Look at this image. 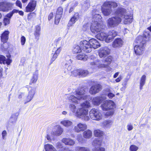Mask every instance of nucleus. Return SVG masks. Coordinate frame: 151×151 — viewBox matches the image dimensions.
<instances>
[{
  "label": "nucleus",
  "instance_id": "1",
  "mask_svg": "<svg viewBox=\"0 0 151 151\" xmlns=\"http://www.w3.org/2000/svg\"><path fill=\"white\" fill-rule=\"evenodd\" d=\"M82 108H79L76 110V106L73 104H70L69 108L73 113H74L78 118L85 121L89 120L90 118L88 114V111L87 109L84 108H88L90 107V104L89 101H86L81 104Z\"/></svg>",
  "mask_w": 151,
  "mask_h": 151
},
{
  "label": "nucleus",
  "instance_id": "2",
  "mask_svg": "<svg viewBox=\"0 0 151 151\" xmlns=\"http://www.w3.org/2000/svg\"><path fill=\"white\" fill-rule=\"evenodd\" d=\"M75 93L76 96L70 95L68 97L69 101L75 104L80 103L89 97V96L85 93V91L83 88L77 89L75 91Z\"/></svg>",
  "mask_w": 151,
  "mask_h": 151
},
{
  "label": "nucleus",
  "instance_id": "3",
  "mask_svg": "<svg viewBox=\"0 0 151 151\" xmlns=\"http://www.w3.org/2000/svg\"><path fill=\"white\" fill-rule=\"evenodd\" d=\"M80 44L83 50L88 53L91 52L92 48L96 49L100 46L97 40L93 38L90 40L88 41L86 40H82Z\"/></svg>",
  "mask_w": 151,
  "mask_h": 151
},
{
  "label": "nucleus",
  "instance_id": "4",
  "mask_svg": "<svg viewBox=\"0 0 151 151\" xmlns=\"http://www.w3.org/2000/svg\"><path fill=\"white\" fill-rule=\"evenodd\" d=\"M147 40L142 36H139L136 38L135 42L137 44L134 46V50L137 55H140L142 53Z\"/></svg>",
  "mask_w": 151,
  "mask_h": 151
},
{
  "label": "nucleus",
  "instance_id": "5",
  "mask_svg": "<svg viewBox=\"0 0 151 151\" xmlns=\"http://www.w3.org/2000/svg\"><path fill=\"white\" fill-rule=\"evenodd\" d=\"M103 26H102L97 21H94L92 24L91 27V30L92 32L97 34V38L101 40H104V33L103 32Z\"/></svg>",
  "mask_w": 151,
  "mask_h": 151
},
{
  "label": "nucleus",
  "instance_id": "6",
  "mask_svg": "<svg viewBox=\"0 0 151 151\" xmlns=\"http://www.w3.org/2000/svg\"><path fill=\"white\" fill-rule=\"evenodd\" d=\"M115 107L114 103L112 100L104 101V117L112 116L114 113V109Z\"/></svg>",
  "mask_w": 151,
  "mask_h": 151
},
{
  "label": "nucleus",
  "instance_id": "7",
  "mask_svg": "<svg viewBox=\"0 0 151 151\" xmlns=\"http://www.w3.org/2000/svg\"><path fill=\"white\" fill-rule=\"evenodd\" d=\"M126 10L123 8H118L116 11V14L119 16L121 19L123 18V22L125 24H129L132 21V15H126Z\"/></svg>",
  "mask_w": 151,
  "mask_h": 151
},
{
  "label": "nucleus",
  "instance_id": "8",
  "mask_svg": "<svg viewBox=\"0 0 151 151\" xmlns=\"http://www.w3.org/2000/svg\"><path fill=\"white\" fill-rule=\"evenodd\" d=\"M110 49L107 47H104V70L107 72L111 71L112 68L110 64L113 60V57L108 55L110 53Z\"/></svg>",
  "mask_w": 151,
  "mask_h": 151
},
{
  "label": "nucleus",
  "instance_id": "9",
  "mask_svg": "<svg viewBox=\"0 0 151 151\" xmlns=\"http://www.w3.org/2000/svg\"><path fill=\"white\" fill-rule=\"evenodd\" d=\"M117 6V4L114 2L107 1L104 2V16H107L111 12V8H115Z\"/></svg>",
  "mask_w": 151,
  "mask_h": 151
},
{
  "label": "nucleus",
  "instance_id": "10",
  "mask_svg": "<svg viewBox=\"0 0 151 151\" xmlns=\"http://www.w3.org/2000/svg\"><path fill=\"white\" fill-rule=\"evenodd\" d=\"M116 16L109 18L108 20V25L110 27H114L117 26L121 22V19L119 16L116 14Z\"/></svg>",
  "mask_w": 151,
  "mask_h": 151
},
{
  "label": "nucleus",
  "instance_id": "11",
  "mask_svg": "<svg viewBox=\"0 0 151 151\" xmlns=\"http://www.w3.org/2000/svg\"><path fill=\"white\" fill-rule=\"evenodd\" d=\"M91 118L93 120H99L102 119V114L100 111L95 108L93 109L89 112Z\"/></svg>",
  "mask_w": 151,
  "mask_h": 151
},
{
  "label": "nucleus",
  "instance_id": "12",
  "mask_svg": "<svg viewBox=\"0 0 151 151\" xmlns=\"http://www.w3.org/2000/svg\"><path fill=\"white\" fill-rule=\"evenodd\" d=\"M14 5V3L9 2H0V11L4 12H8L13 8Z\"/></svg>",
  "mask_w": 151,
  "mask_h": 151
},
{
  "label": "nucleus",
  "instance_id": "13",
  "mask_svg": "<svg viewBox=\"0 0 151 151\" xmlns=\"http://www.w3.org/2000/svg\"><path fill=\"white\" fill-rule=\"evenodd\" d=\"M28 93L27 96L26 95L24 98V104L30 101L33 99L35 93L36 89L34 88L30 87L28 89Z\"/></svg>",
  "mask_w": 151,
  "mask_h": 151
},
{
  "label": "nucleus",
  "instance_id": "14",
  "mask_svg": "<svg viewBox=\"0 0 151 151\" xmlns=\"http://www.w3.org/2000/svg\"><path fill=\"white\" fill-rule=\"evenodd\" d=\"M89 73L88 71L83 69H76L72 72V74L75 76L84 77L87 76Z\"/></svg>",
  "mask_w": 151,
  "mask_h": 151
},
{
  "label": "nucleus",
  "instance_id": "15",
  "mask_svg": "<svg viewBox=\"0 0 151 151\" xmlns=\"http://www.w3.org/2000/svg\"><path fill=\"white\" fill-rule=\"evenodd\" d=\"M117 35V32L114 30L109 31L106 35H104V39H105V42H111Z\"/></svg>",
  "mask_w": 151,
  "mask_h": 151
},
{
  "label": "nucleus",
  "instance_id": "16",
  "mask_svg": "<svg viewBox=\"0 0 151 151\" xmlns=\"http://www.w3.org/2000/svg\"><path fill=\"white\" fill-rule=\"evenodd\" d=\"M63 132V128L60 125H57L54 127L51 134L53 136H59L62 134Z\"/></svg>",
  "mask_w": 151,
  "mask_h": 151
},
{
  "label": "nucleus",
  "instance_id": "17",
  "mask_svg": "<svg viewBox=\"0 0 151 151\" xmlns=\"http://www.w3.org/2000/svg\"><path fill=\"white\" fill-rule=\"evenodd\" d=\"M102 88L100 84H96L90 88L89 92L92 95L95 94L101 91Z\"/></svg>",
  "mask_w": 151,
  "mask_h": 151
},
{
  "label": "nucleus",
  "instance_id": "18",
  "mask_svg": "<svg viewBox=\"0 0 151 151\" xmlns=\"http://www.w3.org/2000/svg\"><path fill=\"white\" fill-rule=\"evenodd\" d=\"M101 143V141L98 138H96L94 139L92 144L95 147L93 149V151H104L103 148H102L100 147Z\"/></svg>",
  "mask_w": 151,
  "mask_h": 151
},
{
  "label": "nucleus",
  "instance_id": "19",
  "mask_svg": "<svg viewBox=\"0 0 151 151\" xmlns=\"http://www.w3.org/2000/svg\"><path fill=\"white\" fill-rule=\"evenodd\" d=\"M36 5V1L33 0L30 1L25 8L26 12H31L35 9Z\"/></svg>",
  "mask_w": 151,
  "mask_h": 151
},
{
  "label": "nucleus",
  "instance_id": "20",
  "mask_svg": "<svg viewBox=\"0 0 151 151\" xmlns=\"http://www.w3.org/2000/svg\"><path fill=\"white\" fill-rule=\"evenodd\" d=\"M104 100V96L102 95L93 98L92 100V102L93 105H99Z\"/></svg>",
  "mask_w": 151,
  "mask_h": 151
},
{
  "label": "nucleus",
  "instance_id": "21",
  "mask_svg": "<svg viewBox=\"0 0 151 151\" xmlns=\"http://www.w3.org/2000/svg\"><path fill=\"white\" fill-rule=\"evenodd\" d=\"M87 128V125L84 123H79L74 127V130L75 132H83Z\"/></svg>",
  "mask_w": 151,
  "mask_h": 151
},
{
  "label": "nucleus",
  "instance_id": "22",
  "mask_svg": "<svg viewBox=\"0 0 151 151\" xmlns=\"http://www.w3.org/2000/svg\"><path fill=\"white\" fill-rule=\"evenodd\" d=\"M63 10L61 7H59L58 8L56 12L55 21V24H58L60 21L63 13Z\"/></svg>",
  "mask_w": 151,
  "mask_h": 151
},
{
  "label": "nucleus",
  "instance_id": "23",
  "mask_svg": "<svg viewBox=\"0 0 151 151\" xmlns=\"http://www.w3.org/2000/svg\"><path fill=\"white\" fill-rule=\"evenodd\" d=\"M79 17V14L78 13H75L69 21L68 25V27H70L72 26L78 19Z\"/></svg>",
  "mask_w": 151,
  "mask_h": 151
},
{
  "label": "nucleus",
  "instance_id": "24",
  "mask_svg": "<svg viewBox=\"0 0 151 151\" xmlns=\"http://www.w3.org/2000/svg\"><path fill=\"white\" fill-rule=\"evenodd\" d=\"M123 43V41L121 38H117L113 42L112 46L114 48L119 47H122Z\"/></svg>",
  "mask_w": 151,
  "mask_h": 151
},
{
  "label": "nucleus",
  "instance_id": "25",
  "mask_svg": "<svg viewBox=\"0 0 151 151\" xmlns=\"http://www.w3.org/2000/svg\"><path fill=\"white\" fill-rule=\"evenodd\" d=\"M12 62V60L10 58V57L7 56V58H6L3 55L0 56V63H3L4 64H6L9 65Z\"/></svg>",
  "mask_w": 151,
  "mask_h": 151
},
{
  "label": "nucleus",
  "instance_id": "26",
  "mask_svg": "<svg viewBox=\"0 0 151 151\" xmlns=\"http://www.w3.org/2000/svg\"><path fill=\"white\" fill-rule=\"evenodd\" d=\"M62 141L65 145L69 146H73L75 143L74 140L69 138H63L62 140Z\"/></svg>",
  "mask_w": 151,
  "mask_h": 151
},
{
  "label": "nucleus",
  "instance_id": "27",
  "mask_svg": "<svg viewBox=\"0 0 151 151\" xmlns=\"http://www.w3.org/2000/svg\"><path fill=\"white\" fill-rule=\"evenodd\" d=\"M60 124L66 127H68L72 126L73 123L69 120L64 119L60 122Z\"/></svg>",
  "mask_w": 151,
  "mask_h": 151
},
{
  "label": "nucleus",
  "instance_id": "28",
  "mask_svg": "<svg viewBox=\"0 0 151 151\" xmlns=\"http://www.w3.org/2000/svg\"><path fill=\"white\" fill-rule=\"evenodd\" d=\"M9 32L8 31H5L1 35V41L4 43L6 42L8 38Z\"/></svg>",
  "mask_w": 151,
  "mask_h": 151
},
{
  "label": "nucleus",
  "instance_id": "29",
  "mask_svg": "<svg viewBox=\"0 0 151 151\" xmlns=\"http://www.w3.org/2000/svg\"><path fill=\"white\" fill-rule=\"evenodd\" d=\"M71 62L70 59V61L69 62L65 61L63 62L62 64L63 68L65 70L67 69L68 70H70L72 67L70 65V63Z\"/></svg>",
  "mask_w": 151,
  "mask_h": 151
},
{
  "label": "nucleus",
  "instance_id": "30",
  "mask_svg": "<svg viewBox=\"0 0 151 151\" xmlns=\"http://www.w3.org/2000/svg\"><path fill=\"white\" fill-rule=\"evenodd\" d=\"M148 30H145L142 36L147 40H149L150 37V33L151 32V25L147 28Z\"/></svg>",
  "mask_w": 151,
  "mask_h": 151
},
{
  "label": "nucleus",
  "instance_id": "31",
  "mask_svg": "<svg viewBox=\"0 0 151 151\" xmlns=\"http://www.w3.org/2000/svg\"><path fill=\"white\" fill-rule=\"evenodd\" d=\"M44 148L45 151H57L52 145L49 144H45Z\"/></svg>",
  "mask_w": 151,
  "mask_h": 151
},
{
  "label": "nucleus",
  "instance_id": "32",
  "mask_svg": "<svg viewBox=\"0 0 151 151\" xmlns=\"http://www.w3.org/2000/svg\"><path fill=\"white\" fill-rule=\"evenodd\" d=\"M83 135L84 138L86 139H89L92 137V132L91 130L88 129L83 132Z\"/></svg>",
  "mask_w": 151,
  "mask_h": 151
},
{
  "label": "nucleus",
  "instance_id": "33",
  "mask_svg": "<svg viewBox=\"0 0 151 151\" xmlns=\"http://www.w3.org/2000/svg\"><path fill=\"white\" fill-rule=\"evenodd\" d=\"M40 27L39 25H37L35 27V29L34 35L35 38L38 39L40 34Z\"/></svg>",
  "mask_w": 151,
  "mask_h": 151
},
{
  "label": "nucleus",
  "instance_id": "34",
  "mask_svg": "<svg viewBox=\"0 0 151 151\" xmlns=\"http://www.w3.org/2000/svg\"><path fill=\"white\" fill-rule=\"evenodd\" d=\"M38 73L37 71H36L35 73L33 74V76L31 79L29 84L30 85H32V83H35L38 78Z\"/></svg>",
  "mask_w": 151,
  "mask_h": 151
},
{
  "label": "nucleus",
  "instance_id": "35",
  "mask_svg": "<svg viewBox=\"0 0 151 151\" xmlns=\"http://www.w3.org/2000/svg\"><path fill=\"white\" fill-rule=\"evenodd\" d=\"M88 57L87 55H84V54H78L76 56V58L78 60H81L83 61L86 60Z\"/></svg>",
  "mask_w": 151,
  "mask_h": 151
},
{
  "label": "nucleus",
  "instance_id": "36",
  "mask_svg": "<svg viewBox=\"0 0 151 151\" xmlns=\"http://www.w3.org/2000/svg\"><path fill=\"white\" fill-rule=\"evenodd\" d=\"M103 132L99 129H95L94 131V134L95 136L99 137L103 135Z\"/></svg>",
  "mask_w": 151,
  "mask_h": 151
},
{
  "label": "nucleus",
  "instance_id": "37",
  "mask_svg": "<svg viewBox=\"0 0 151 151\" xmlns=\"http://www.w3.org/2000/svg\"><path fill=\"white\" fill-rule=\"evenodd\" d=\"M146 79V76L145 75H143L141 77L140 84V89H142L143 86L145 84Z\"/></svg>",
  "mask_w": 151,
  "mask_h": 151
},
{
  "label": "nucleus",
  "instance_id": "38",
  "mask_svg": "<svg viewBox=\"0 0 151 151\" xmlns=\"http://www.w3.org/2000/svg\"><path fill=\"white\" fill-rule=\"evenodd\" d=\"M75 151H90L89 149L87 147L77 146L75 147Z\"/></svg>",
  "mask_w": 151,
  "mask_h": 151
},
{
  "label": "nucleus",
  "instance_id": "39",
  "mask_svg": "<svg viewBox=\"0 0 151 151\" xmlns=\"http://www.w3.org/2000/svg\"><path fill=\"white\" fill-rule=\"evenodd\" d=\"M113 123V122L110 120L104 121V127L107 128H110Z\"/></svg>",
  "mask_w": 151,
  "mask_h": 151
},
{
  "label": "nucleus",
  "instance_id": "40",
  "mask_svg": "<svg viewBox=\"0 0 151 151\" xmlns=\"http://www.w3.org/2000/svg\"><path fill=\"white\" fill-rule=\"evenodd\" d=\"M81 49L82 48H81L79 46L77 45H75L73 47V51L74 53H77L81 52Z\"/></svg>",
  "mask_w": 151,
  "mask_h": 151
},
{
  "label": "nucleus",
  "instance_id": "41",
  "mask_svg": "<svg viewBox=\"0 0 151 151\" xmlns=\"http://www.w3.org/2000/svg\"><path fill=\"white\" fill-rule=\"evenodd\" d=\"M18 10L16 9H14L12 12L7 14L6 17V18H9L10 19L11 17L13 14L16 13H18Z\"/></svg>",
  "mask_w": 151,
  "mask_h": 151
},
{
  "label": "nucleus",
  "instance_id": "42",
  "mask_svg": "<svg viewBox=\"0 0 151 151\" xmlns=\"http://www.w3.org/2000/svg\"><path fill=\"white\" fill-rule=\"evenodd\" d=\"M93 19L94 22L97 21L98 22H101L102 17L99 14H96L94 15L93 17Z\"/></svg>",
  "mask_w": 151,
  "mask_h": 151
},
{
  "label": "nucleus",
  "instance_id": "43",
  "mask_svg": "<svg viewBox=\"0 0 151 151\" xmlns=\"http://www.w3.org/2000/svg\"><path fill=\"white\" fill-rule=\"evenodd\" d=\"M77 140L79 142L82 143H83L85 141V139L83 137L81 134H79L78 135Z\"/></svg>",
  "mask_w": 151,
  "mask_h": 151
},
{
  "label": "nucleus",
  "instance_id": "44",
  "mask_svg": "<svg viewBox=\"0 0 151 151\" xmlns=\"http://www.w3.org/2000/svg\"><path fill=\"white\" fill-rule=\"evenodd\" d=\"M26 97V94L24 93H20L18 96V98L20 100H23L24 103V98Z\"/></svg>",
  "mask_w": 151,
  "mask_h": 151
},
{
  "label": "nucleus",
  "instance_id": "45",
  "mask_svg": "<svg viewBox=\"0 0 151 151\" xmlns=\"http://www.w3.org/2000/svg\"><path fill=\"white\" fill-rule=\"evenodd\" d=\"M17 118V116L15 114H12L10 119V121L11 122H15Z\"/></svg>",
  "mask_w": 151,
  "mask_h": 151
},
{
  "label": "nucleus",
  "instance_id": "46",
  "mask_svg": "<svg viewBox=\"0 0 151 151\" xmlns=\"http://www.w3.org/2000/svg\"><path fill=\"white\" fill-rule=\"evenodd\" d=\"M138 149V147L134 145H132L130 147V151H137Z\"/></svg>",
  "mask_w": 151,
  "mask_h": 151
},
{
  "label": "nucleus",
  "instance_id": "47",
  "mask_svg": "<svg viewBox=\"0 0 151 151\" xmlns=\"http://www.w3.org/2000/svg\"><path fill=\"white\" fill-rule=\"evenodd\" d=\"M104 95L107 96L110 99H112L114 97L115 95L114 94L111 92H109V93H104Z\"/></svg>",
  "mask_w": 151,
  "mask_h": 151
},
{
  "label": "nucleus",
  "instance_id": "48",
  "mask_svg": "<svg viewBox=\"0 0 151 151\" xmlns=\"http://www.w3.org/2000/svg\"><path fill=\"white\" fill-rule=\"evenodd\" d=\"M61 40V38H59L56 40V41L58 42H60V47H61V46H62L64 45L65 43V42L64 40H62L61 41H60Z\"/></svg>",
  "mask_w": 151,
  "mask_h": 151
},
{
  "label": "nucleus",
  "instance_id": "49",
  "mask_svg": "<svg viewBox=\"0 0 151 151\" xmlns=\"http://www.w3.org/2000/svg\"><path fill=\"white\" fill-rule=\"evenodd\" d=\"M99 56L101 58H103L104 56V49L101 48L99 51Z\"/></svg>",
  "mask_w": 151,
  "mask_h": 151
},
{
  "label": "nucleus",
  "instance_id": "50",
  "mask_svg": "<svg viewBox=\"0 0 151 151\" xmlns=\"http://www.w3.org/2000/svg\"><path fill=\"white\" fill-rule=\"evenodd\" d=\"M3 21L4 25L6 26L9 23L10 19L9 18L5 17L4 18Z\"/></svg>",
  "mask_w": 151,
  "mask_h": 151
},
{
  "label": "nucleus",
  "instance_id": "51",
  "mask_svg": "<svg viewBox=\"0 0 151 151\" xmlns=\"http://www.w3.org/2000/svg\"><path fill=\"white\" fill-rule=\"evenodd\" d=\"M26 39L24 36H22L21 38L20 41L21 45H24L26 42Z\"/></svg>",
  "mask_w": 151,
  "mask_h": 151
},
{
  "label": "nucleus",
  "instance_id": "52",
  "mask_svg": "<svg viewBox=\"0 0 151 151\" xmlns=\"http://www.w3.org/2000/svg\"><path fill=\"white\" fill-rule=\"evenodd\" d=\"M7 133L6 130L3 131L2 133V138L4 140L6 139V137L7 136Z\"/></svg>",
  "mask_w": 151,
  "mask_h": 151
},
{
  "label": "nucleus",
  "instance_id": "53",
  "mask_svg": "<svg viewBox=\"0 0 151 151\" xmlns=\"http://www.w3.org/2000/svg\"><path fill=\"white\" fill-rule=\"evenodd\" d=\"M56 147L57 149L61 148L63 147V145L62 143L58 142L56 144Z\"/></svg>",
  "mask_w": 151,
  "mask_h": 151
},
{
  "label": "nucleus",
  "instance_id": "54",
  "mask_svg": "<svg viewBox=\"0 0 151 151\" xmlns=\"http://www.w3.org/2000/svg\"><path fill=\"white\" fill-rule=\"evenodd\" d=\"M55 11H53L50 13L48 17L49 20H50L53 18V15L55 14Z\"/></svg>",
  "mask_w": 151,
  "mask_h": 151
},
{
  "label": "nucleus",
  "instance_id": "55",
  "mask_svg": "<svg viewBox=\"0 0 151 151\" xmlns=\"http://www.w3.org/2000/svg\"><path fill=\"white\" fill-rule=\"evenodd\" d=\"M111 87L109 86H107L104 89V91H105V93H109L111 92Z\"/></svg>",
  "mask_w": 151,
  "mask_h": 151
},
{
  "label": "nucleus",
  "instance_id": "56",
  "mask_svg": "<svg viewBox=\"0 0 151 151\" xmlns=\"http://www.w3.org/2000/svg\"><path fill=\"white\" fill-rule=\"evenodd\" d=\"M127 129L129 131L132 130L133 129V127L132 125L131 124H129L127 126Z\"/></svg>",
  "mask_w": 151,
  "mask_h": 151
},
{
  "label": "nucleus",
  "instance_id": "57",
  "mask_svg": "<svg viewBox=\"0 0 151 151\" xmlns=\"http://www.w3.org/2000/svg\"><path fill=\"white\" fill-rule=\"evenodd\" d=\"M58 56V55H57L56 54H53V56L51 59V60H50L51 63H52L57 58Z\"/></svg>",
  "mask_w": 151,
  "mask_h": 151
},
{
  "label": "nucleus",
  "instance_id": "58",
  "mask_svg": "<svg viewBox=\"0 0 151 151\" xmlns=\"http://www.w3.org/2000/svg\"><path fill=\"white\" fill-rule=\"evenodd\" d=\"M16 4L17 6L20 7V8H22V4L20 1L19 0H17L16 2Z\"/></svg>",
  "mask_w": 151,
  "mask_h": 151
},
{
  "label": "nucleus",
  "instance_id": "59",
  "mask_svg": "<svg viewBox=\"0 0 151 151\" xmlns=\"http://www.w3.org/2000/svg\"><path fill=\"white\" fill-rule=\"evenodd\" d=\"M45 138L47 140V141L46 142H49L51 141V139L50 138V136L49 134H47L45 136Z\"/></svg>",
  "mask_w": 151,
  "mask_h": 151
},
{
  "label": "nucleus",
  "instance_id": "60",
  "mask_svg": "<svg viewBox=\"0 0 151 151\" xmlns=\"http://www.w3.org/2000/svg\"><path fill=\"white\" fill-rule=\"evenodd\" d=\"M61 47H58V48L57 50L55 52L54 54L57 55H58L59 54L61 50Z\"/></svg>",
  "mask_w": 151,
  "mask_h": 151
},
{
  "label": "nucleus",
  "instance_id": "61",
  "mask_svg": "<svg viewBox=\"0 0 151 151\" xmlns=\"http://www.w3.org/2000/svg\"><path fill=\"white\" fill-rule=\"evenodd\" d=\"M90 6L89 4L88 3L86 4H85L83 6V8L84 7H85V9H87Z\"/></svg>",
  "mask_w": 151,
  "mask_h": 151
},
{
  "label": "nucleus",
  "instance_id": "62",
  "mask_svg": "<svg viewBox=\"0 0 151 151\" xmlns=\"http://www.w3.org/2000/svg\"><path fill=\"white\" fill-rule=\"evenodd\" d=\"M121 79L122 78L121 77H119L116 79L115 81L116 82H119L121 80Z\"/></svg>",
  "mask_w": 151,
  "mask_h": 151
},
{
  "label": "nucleus",
  "instance_id": "63",
  "mask_svg": "<svg viewBox=\"0 0 151 151\" xmlns=\"http://www.w3.org/2000/svg\"><path fill=\"white\" fill-rule=\"evenodd\" d=\"M18 12L19 14L21 16H23L24 15V12L22 11H19L18 10Z\"/></svg>",
  "mask_w": 151,
  "mask_h": 151
},
{
  "label": "nucleus",
  "instance_id": "64",
  "mask_svg": "<svg viewBox=\"0 0 151 151\" xmlns=\"http://www.w3.org/2000/svg\"><path fill=\"white\" fill-rule=\"evenodd\" d=\"M90 65H96V63L95 61L91 62L90 63Z\"/></svg>",
  "mask_w": 151,
  "mask_h": 151
}]
</instances>
